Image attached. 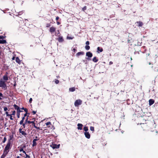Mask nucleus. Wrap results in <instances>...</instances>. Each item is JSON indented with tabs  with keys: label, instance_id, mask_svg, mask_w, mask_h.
I'll use <instances>...</instances> for the list:
<instances>
[{
	"label": "nucleus",
	"instance_id": "de8ad7c7",
	"mask_svg": "<svg viewBox=\"0 0 158 158\" xmlns=\"http://www.w3.org/2000/svg\"><path fill=\"white\" fill-rule=\"evenodd\" d=\"M31 120H32L31 121H33L34 122H35V118H33L32 119H31Z\"/></svg>",
	"mask_w": 158,
	"mask_h": 158
},
{
	"label": "nucleus",
	"instance_id": "39448f33",
	"mask_svg": "<svg viewBox=\"0 0 158 158\" xmlns=\"http://www.w3.org/2000/svg\"><path fill=\"white\" fill-rule=\"evenodd\" d=\"M50 146L53 149L58 148L60 147V144H59L58 145H57L55 143H52V144L50 145Z\"/></svg>",
	"mask_w": 158,
	"mask_h": 158
},
{
	"label": "nucleus",
	"instance_id": "f3484780",
	"mask_svg": "<svg viewBox=\"0 0 158 158\" xmlns=\"http://www.w3.org/2000/svg\"><path fill=\"white\" fill-rule=\"evenodd\" d=\"M84 54V52H77L76 54V56H79L81 55H83Z\"/></svg>",
	"mask_w": 158,
	"mask_h": 158
},
{
	"label": "nucleus",
	"instance_id": "f704fd0d",
	"mask_svg": "<svg viewBox=\"0 0 158 158\" xmlns=\"http://www.w3.org/2000/svg\"><path fill=\"white\" fill-rule=\"evenodd\" d=\"M23 122H24V121L23 120H21L20 122V123H19V124L20 125H22V124H23Z\"/></svg>",
	"mask_w": 158,
	"mask_h": 158
},
{
	"label": "nucleus",
	"instance_id": "bb28decb",
	"mask_svg": "<svg viewBox=\"0 0 158 158\" xmlns=\"http://www.w3.org/2000/svg\"><path fill=\"white\" fill-rule=\"evenodd\" d=\"M7 139L6 136L4 137L3 140L2 141V143H5Z\"/></svg>",
	"mask_w": 158,
	"mask_h": 158
},
{
	"label": "nucleus",
	"instance_id": "4d7b16f0",
	"mask_svg": "<svg viewBox=\"0 0 158 158\" xmlns=\"http://www.w3.org/2000/svg\"><path fill=\"white\" fill-rule=\"evenodd\" d=\"M38 140V139H34L33 140V141H34V142H35L37 141Z\"/></svg>",
	"mask_w": 158,
	"mask_h": 158
},
{
	"label": "nucleus",
	"instance_id": "09e8293b",
	"mask_svg": "<svg viewBox=\"0 0 158 158\" xmlns=\"http://www.w3.org/2000/svg\"><path fill=\"white\" fill-rule=\"evenodd\" d=\"M4 111H6L8 109H7V108L6 107H4Z\"/></svg>",
	"mask_w": 158,
	"mask_h": 158
},
{
	"label": "nucleus",
	"instance_id": "338daca9",
	"mask_svg": "<svg viewBox=\"0 0 158 158\" xmlns=\"http://www.w3.org/2000/svg\"><path fill=\"white\" fill-rule=\"evenodd\" d=\"M69 39H72V38H71V37H69Z\"/></svg>",
	"mask_w": 158,
	"mask_h": 158
},
{
	"label": "nucleus",
	"instance_id": "680f3d73",
	"mask_svg": "<svg viewBox=\"0 0 158 158\" xmlns=\"http://www.w3.org/2000/svg\"><path fill=\"white\" fill-rule=\"evenodd\" d=\"M25 117H23L22 118V120H24V119H25Z\"/></svg>",
	"mask_w": 158,
	"mask_h": 158
},
{
	"label": "nucleus",
	"instance_id": "dca6fc26",
	"mask_svg": "<svg viewBox=\"0 0 158 158\" xmlns=\"http://www.w3.org/2000/svg\"><path fill=\"white\" fill-rule=\"evenodd\" d=\"M3 79L5 81H6L8 80V77L7 76H6V75H4L3 77Z\"/></svg>",
	"mask_w": 158,
	"mask_h": 158
},
{
	"label": "nucleus",
	"instance_id": "5701e85b",
	"mask_svg": "<svg viewBox=\"0 0 158 158\" xmlns=\"http://www.w3.org/2000/svg\"><path fill=\"white\" fill-rule=\"evenodd\" d=\"M98 51H99L100 52H102L103 51V49L102 48H100L99 47H98L97 48Z\"/></svg>",
	"mask_w": 158,
	"mask_h": 158
},
{
	"label": "nucleus",
	"instance_id": "f8f14e48",
	"mask_svg": "<svg viewBox=\"0 0 158 158\" xmlns=\"http://www.w3.org/2000/svg\"><path fill=\"white\" fill-rule=\"evenodd\" d=\"M85 137L87 139H89L90 138V135L88 132H85L84 133Z\"/></svg>",
	"mask_w": 158,
	"mask_h": 158
},
{
	"label": "nucleus",
	"instance_id": "72a5a7b5",
	"mask_svg": "<svg viewBox=\"0 0 158 158\" xmlns=\"http://www.w3.org/2000/svg\"><path fill=\"white\" fill-rule=\"evenodd\" d=\"M15 111L14 110L12 112V113L11 114L12 115H15Z\"/></svg>",
	"mask_w": 158,
	"mask_h": 158
},
{
	"label": "nucleus",
	"instance_id": "c85d7f7f",
	"mask_svg": "<svg viewBox=\"0 0 158 158\" xmlns=\"http://www.w3.org/2000/svg\"><path fill=\"white\" fill-rule=\"evenodd\" d=\"M87 9V7L86 6H84L83 8H82V10L85 11V10H86Z\"/></svg>",
	"mask_w": 158,
	"mask_h": 158
},
{
	"label": "nucleus",
	"instance_id": "5fc2aeb1",
	"mask_svg": "<svg viewBox=\"0 0 158 158\" xmlns=\"http://www.w3.org/2000/svg\"><path fill=\"white\" fill-rule=\"evenodd\" d=\"M27 114H28L27 113H26L24 115V116L23 117H26L27 115ZM28 114H30L29 113H28Z\"/></svg>",
	"mask_w": 158,
	"mask_h": 158
},
{
	"label": "nucleus",
	"instance_id": "473e14b6",
	"mask_svg": "<svg viewBox=\"0 0 158 158\" xmlns=\"http://www.w3.org/2000/svg\"><path fill=\"white\" fill-rule=\"evenodd\" d=\"M55 82L56 84H58L59 83V81L57 79H55Z\"/></svg>",
	"mask_w": 158,
	"mask_h": 158
},
{
	"label": "nucleus",
	"instance_id": "a19ab883",
	"mask_svg": "<svg viewBox=\"0 0 158 158\" xmlns=\"http://www.w3.org/2000/svg\"><path fill=\"white\" fill-rule=\"evenodd\" d=\"M85 44L86 45H88L89 44V41H87L86 43H85Z\"/></svg>",
	"mask_w": 158,
	"mask_h": 158
},
{
	"label": "nucleus",
	"instance_id": "864d4df0",
	"mask_svg": "<svg viewBox=\"0 0 158 158\" xmlns=\"http://www.w3.org/2000/svg\"><path fill=\"white\" fill-rule=\"evenodd\" d=\"M113 64V62L111 61H110L109 62V64L110 65H111L112 64Z\"/></svg>",
	"mask_w": 158,
	"mask_h": 158
},
{
	"label": "nucleus",
	"instance_id": "c756f323",
	"mask_svg": "<svg viewBox=\"0 0 158 158\" xmlns=\"http://www.w3.org/2000/svg\"><path fill=\"white\" fill-rule=\"evenodd\" d=\"M36 145H37V143H36V142H34V141H32V146H35Z\"/></svg>",
	"mask_w": 158,
	"mask_h": 158
},
{
	"label": "nucleus",
	"instance_id": "a18cd8bd",
	"mask_svg": "<svg viewBox=\"0 0 158 158\" xmlns=\"http://www.w3.org/2000/svg\"><path fill=\"white\" fill-rule=\"evenodd\" d=\"M23 151H24L23 149V148H21L19 150V151L20 152H23Z\"/></svg>",
	"mask_w": 158,
	"mask_h": 158
},
{
	"label": "nucleus",
	"instance_id": "ea45409f",
	"mask_svg": "<svg viewBox=\"0 0 158 158\" xmlns=\"http://www.w3.org/2000/svg\"><path fill=\"white\" fill-rule=\"evenodd\" d=\"M6 114L7 116H9L10 115V114H9L8 112H6Z\"/></svg>",
	"mask_w": 158,
	"mask_h": 158
},
{
	"label": "nucleus",
	"instance_id": "7c9ffc66",
	"mask_svg": "<svg viewBox=\"0 0 158 158\" xmlns=\"http://www.w3.org/2000/svg\"><path fill=\"white\" fill-rule=\"evenodd\" d=\"M50 23H47L46 24V27H50L51 26Z\"/></svg>",
	"mask_w": 158,
	"mask_h": 158
},
{
	"label": "nucleus",
	"instance_id": "6e6d98bb",
	"mask_svg": "<svg viewBox=\"0 0 158 158\" xmlns=\"http://www.w3.org/2000/svg\"><path fill=\"white\" fill-rule=\"evenodd\" d=\"M4 38V37L3 36L0 35V39H3Z\"/></svg>",
	"mask_w": 158,
	"mask_h": 158
},
{
	"label": "nucleus",
	"instance_id": "aec40b11",
	"mask_svg": "<svg viewBox=\"0 0 158 158\" xmlns=\"http://www.w3.org/2000/svg\"><path fill=\"white\" fill-rule=\"evenodd\" d=\"M14 107L15 109L17 110H17H18L20 108L18 106L16 105V104H15L14 105Z\"/></svg>",
	"mask_w": 158,
	"mask_h": 158
},
{
	"label": "nucleus",
	"instance_id": "1a4fd4ad",
	"mask_svg": "<svg viewBox=\"0 0 158 158\" xmlns=\"http://www.w3.org/2000/svg\"><path fill=\"white\" fill-rule=\"evenodd\" d=\"M141 127L143 129V130H145L147 128V125L146 123L141 124Z\"/></svg>",
	"mask_w": 158,
	"mask_h": 158
},
{
	"label": "nucleus",
	"instance_id": "79ce46f5",
	"mask_svg": "<svg viewBox=\"0 0 158 158\" xmlns=\"http://www.w3.org/2000/svg\"><path fill=\"white\" fill-rule=\"evenodd\" d=\"M36 111H32V113L33 114H36Z\"/></svg>",
	"mask_w": 158,
	"mask_h": 158
},
{
	"label": "nucleus",
	"instance_id": "0e129e2a",
	"mask_svg": "<svg viewBox=\"0 0 158 158\" xmlns=\"http://www.w3.org/2000/svg\"><path fill=\"white\" fill-rule=\"evenodd\" d=\"M56 77H57V78H60V76H56Z\"/></svg>",
	"mask_w": 158,
	"mask_h": 158
},
{
	"label": "nucleus",
	"instance_id": "58836bf2",
	"mask_svg": "<svg viewBox=\"0 0 158 158\" xmlns=\"http://www.w3.org/2000/svg\"><path fill=\"white\" fill-rule=\"evenodd\" d=\"M72 50L74 52H77V49L76 48H73Z\"/></svg>",
	"mask_w": 158,
	"mask_h": 158
},
{
	"label": "nucleus",
	"instance_id": "a211bd4d",
	"mask_svg": "<svg viewBox=\"0 0 158 158\" xmlns=\"http://www.w3.org/2000/svg\"><path fill=\"white\" fill-rule=\"evenodd\" d=\"M92 60L94 62H97L98 61V60L96 57L95 56L93 58Z\"/></svg>",
	"mask_w": 158,
	"mask_h": 158
},
{
	"label": "nucleus",
	"instance_id": "423d86ee",
	"mask_svg": "<svg viewBox=\"0 0 158 158\" xmlns=\"http://www.w3.org/2000/svg\"><path fill=\"white\" fill-rule=\"evenodd\" d=\"M57 36H58V37L56 39L59 42L61 43L64 41V40L62 36L60 35H57Z\"/></svg>",
	"mask_w": 158,
	"mask_h": 158
},
{
	"label": "nucleus",
	"instance_id": "0eeeda50",
	"mask_svg": "<svg viewBox=\"0 0 158 158\" xmlns=\"http://www.w3.org/2000/svg\"><path fill=\"white\" fill-rule=\"evenodd\" d=\"M19 132L20 133H21L22 135H24L25 136H26L27 135V134L24 131H22V129L19 128Z\"/></svg>",
	"mask_w": 158,
	"mask_h": 158
},
{
	"label": "nucleus",
	"instance_id": "2f4dec72",
	"mask_svg": "<svg viewBox=\"0 0 158 158\" xmlns=\"http://www.w3.org/2000/svg\"><path fill=\"white\" fill-rule=\"evenodd\" d=\"M90 130L91 131H94V127H93L91 126L90 127Z\"/></svg>",
	"mask_w": 158,
	"mask_h": 158
},
{
	"label": "nucleus",
	"instance_id": "412c9836",
	"mask_svg": "<svg viewBox=\"0 0 158 158\" xmlns=\"http://www.w3.org/2000/svg\"><path fill=\"white\" fill-rule=\"evenodd\" d=\"M69 90L70 91L73 92L75 91V88L74 87L70 88L69 89Z\"/></svg>",
	"mask_w": 158,
	"mask_h": 158
},
{
	"label": "nucleus",
	"instance_id": "a878e982",
	"mask_svg": "<svg viewBox=\"0 0 158 158\" xmlns=\"http://www.w3.org/2000/svg\"><path fill=\"white\" fill-rule=\"evenodd\" d=\"M84 130L85 132H87L88 130V127L85 126L84 128Z\"/></svg>",
	"mask_w": 158,
	"mask_h": 158
},
{
	"label": "nucleus",
	"instance_id": "69168bd1",
	"mask_svg": "<svg viewBox=\"0 0 158 158\" xmlns=\"http://www.w3.org/2000/svg\"><path fill=\"white\" fill-rule=\"evenodd\" d=\"M23 153H24L25 154H26V152H25V151H23Z\"/></svg>",
	"mask_w": 158,
	"mask_h": 158
},
{
	"label": "nucleus",
	"instance_id": "6ab92c4d",
	"mask_svg": "<svg viewBox=\"0 0 158 158\" xmlns=\"http://www.w3.org/2000/svg\"><path fill=\"white\" fill-rule=\"evenodd\" d=\"M137 23L138 24V25L139 27H141L143 25V23L141 22H137Z\"/></svg>",
	"mask_w": 158,
	"mask_h": 158
},
{
	"label": "nucleus",
	"instance_id": "f257e3e1",
	"mask_svg": "<svg viewBox=\"0 0 158 158\" xmlns=\"http://www.w3.org/2000/svg\"><path fill=\"white\" fill-rule=\"evenodd\" d=\"M9 139L8 140L7 143L5 147L10 149L11 148V140H12L13 138V135H10L9 136Z\"/></svg>",
	"mask_w": 158,
	"mask_h": 158
},
{
	"label": "nucleus",
	"instance_id": "6e6552de",
	"mask_svg": "<svg viewBox=\"0 0 158 158\" xmlns=\"http://www.w3.org/2000/svg\"><path fill=\"white\" fill-rule=\"evenodd\" d=\"M56 30V27H52L50 28L49 31L51 33H53Z\"/></svg>",
	"mask_w": 158,
	"mask_h": 158
},
{
	"label": "nucleus",
	"instance_id": "603ef678",
	"mask_svg": "<svg viewBox=\"0 0 158 158\" xmlns=\"http://www.w3.org/2000/svg\"><path fill=\"white\" fill-rule=\"evenodd\" d=\"M59 19V17L58 16H57L56 17V21H57Z\"/></svg>",
	"mask_w": 158,
	"mask_h": 158
},
{
	"label": "nucleus",
	"instance_id": "c9c22d12",
	"mask_svg": "<svg viewBox=\"0 0 158 158\" xmlns=\"http://www.w3.org/2000/svg\"><path fill=\"white\" fill-rule=\"evenodd\" d=\"M17 117L18 118H20V114L19 113L17 112Z\"/></svg>",
	"mask_w": 158,
	"mask_h": 158
},
{
	"label": "nucleus",
	"instance_id": "20e7f679",
	"mask_svg": "<svg viewBox=\"0 0 158 158\" xmlns=\"http://www.w3.org/2000/svg\"><path fill=\"white\" fill-rule=\"evenodd\" d=\"M82 101L80 99L77 100L74 102V105L76 107H77L81 104Z\"/></svg>",
	"mask_w": 158,
	"mask_h": 158
},
{
	"label": "nucleus",
	"instance_id": "8fccbe9b",
	"mask_svg": "<svg viewBox=\"0 0 158 158\" xmlns=\"http://www.w3.org/2000/svg\"><path fill=\"white\" fill-rule=\"evenodd\" d=\"M26 124V123H23V124H22L23 127V128H25V124Z\"/></svg>",
	"mask_w": 158,
	"mask_h": 158
},
{
	"label": "nucleus",
	"instance_id": "13d9d810",
	"mask_svg": "<svg viewBox=\"0 0 158 158\" xmlns=\"http://www.w3.org/2000/svg\"><path fill=\"white\" fill-rule=\"evenodd\" d=\"M26 147V145H24L22 147V148H23V149L25 148Z\"/></svg>",
	"mask_w": 158,
	"mask_h": 158
},
{
	"label": "nucleus",
	"instance_id": "e433bc0d",
	"mask_svg": "<svg viewBox=\"0 0 158 158\" xmlns=\"http://www.w3.org/2000/svg\"><path fill=\"white\" fill-rule=\"evenodd\" d=\"M22 111H23L21 110H20V108H19V109L18 110H17V113H20V112H22Z\"/></svg>",
	"mask_w": 158,
	"mask_h": 158
},
{
	"label": "nucleus",
	"instance_id": "ddd939ff",
	"mask_svg": "<svg viewBox=\"0 0 158 158\" xmlns=\"http://www.w3.org/2000/svg\"><path fill=\"white\" fill-rule=\"evenodd\" d=\"M155 102L154 100L153 99H150L149 100V105L151 106L154 104Z\"/></svg>",
	"mask_w": 158,
	"mask_h": 158
},
{
	"label": "nucleus",
	"instance_id": "f03ea898",
	"mask_svg": "<svg viewBox=\"0 0 158 158\" xmlns=\"http://www.w3.org/2000/svg\"><path fill=\"white\" fill-rule=\"evenodd\" d=\"M0 87H2V89H4V90L7 89L5 81L2 80V79L0 80Z\"/></svg>",
	"mask_w": 158,
	"mask_h": 158
},
{
	"label": "nucleus",
	"instance_id": "49530a36",
	"mask_svg": "<svg viewBox=\"0 0 158 158\" xmlns=\"http://www.w3.org/2000/svg\"><path fill=\"white\" fill-rule=\"evenodd\" d=\"M24 110V111L26 112V113H27L28 110L27 109L25 108Z\"/></svg>",
	"mask_w": 158,
	"mask_h": 158
},
{
	"label": "nucleus",
	"instance_id": "7ed1b4c3",
	"mask_svg": "<svg viewBox=\"0 0 158 158\" xmlns=\"http://www.w3.org/2000/svg\"><path fill=\"white\" fill-rule=\"evenodd\" d=\"M10 149L5 147L3 150V153L1 156L0 158H4L5 157L9 152Z\"/></svg>",
	"mask_w": 158,
	"mask_h": 158
},
{
	"label": "nucleus",
	"instance_id": "9d476101",
	"mask_svg": "<svg viewBox=\"0 0 158 158\" xmlns=\"http://www.w3.org/2000/svg\"><path fill=\"white\" fill-rule=\"evenodd\" d=\"M86 56L88 57L91 58L93 56V54L90 52H88L86 53Z\"/></svg>",
	"mask_w": 158,
	"mask_h": 158
},
{
	"label": "nucleus",
	"instance_id": "4c0bfd02",
	"mask_svg": "<svg viewBox=\"0 0 158 158\" xmlns=\"http://www.w3.org/2000/svg\"><path fill=\"white\" fill-rule=\"evenodd\" d=\"M26 156L24 157V158H30V156H29L27 154H26Z\"/></svg>",
	"mask_w": 158,
	"mask_h": 158
},
{
	"label": "nucleus",
	"instance_id": "2eb2a0df",
	"mask_svg": "<svg viewBox=\"0 0 158 158\" xmlns=\"http://www.w3.org/2000/svg\"><path fill=\"white\" fill-rule=\"evenodd\" d=\"M16 62L19 64H20L21 63V61L19 57H17L15 58Z\"/></svg>",
	"mask_w": 158,
	"mask_h": 158
},
{
	"label": "nucleus",
	"instance_id": "9b49d317",
	"mask_svg": "<svg viewBox=\"0 0 158 158\" xmlns=\"http://www.w3.org/2000/svg\"><path fill=\"white\" fill-rule=\"evenodd\" d=\"M28 116H27V118L26 119L25 121V122L24 123L26 124V123H27L28 124H30L31 123H32V124L33 123V121H30L28 120Z\"/></svg>",
	"mask_w": 158,
	"mask_h": 158
},
{
	"label": "nucleus",
	"instance_id": "c03bdc74",
	"mask_svg": "<svg viewBox=\"0 0 158 158\" xmlns=\"http://www.w3.org/2000/svg\"><path fill=\"white\" fill-rule=\"evenodd\" d=\"M12 115L10 114V115L9 116H10V119L11 120H13V118H12Z\"/></svg>",
	"mask_w": 158,
	"mask_h": 158
},
{
	"label": "nucleus",
	"instance_id": "4be33fe9",
	"mask_svg": "<svg viewBox=\"0 0 158 158\" xmlns=\"http://www.w3.org/2000/svg\"><path fill=\"white\" fill-rule=\"evenodd\" d=\"M32 126H33L35 128L37 129H40V128L39 127H37L35 125V122H33V123L32 124Z\"/></svg>",
	"mask_w": 158,
	"mask_h": 158
},
{
	"label": "nucleus",
	"instance_id": "37998d69",
	"mask_svg": "<svg viewBox=\"0 0 158 158\" xmlns=\"http://www.w3.org/2000/svg\"><path fill=\"white\" fill-rule=\"evenodd\" d=\"M32 99L31 98H30L29 100V102L30 103H31L32 102Z\"/></svg>",
	"mask_w": 158,
	"mask_h": 158
},
{
	"label": "nucleus",
	"instance_id": "393cba45",
	"mask_svg": "<svg viewBox=\"0 0 158 158\" xmlns=\"http://www.w3.org/2000/svg\"><path fill=\"white\" fill-rule=\"evenodd\" d=\"M6 43V41L5 40H0V44H5Z\"/></svg>",
	"mask_w": 158,
	"mask_h": 158
},
{
	"label": "nucleus",
	"instance_id": "052dcab7",
	"mask_svg": "<svg viewBox=\"0 0 158 158\" xmlns=\"http://www.w3.org/2000/svg\"><path fill=\"white\" fill-rule=\"evenodd\" d=\"M57 23L58 25H60V23L59 22L57 21Z\"/></svg>",
	"mask_w": 158,
	"mask_h": 158
},
{
	"label": "nucleus",
	"instance_id": "cd10ccee",
	"mask_svg": "<svg viewBox=\"0 0 158 158\" xmlns=\"http://www.w3.org/2000/svg\"><path fill=\"white\" fill-rule=\"evenodd\" d=\"M45 124L48 127H50V126H48V125L51 124V123L50 122H48L45 123Z\"/></svg>",
	"mask_w": 158,
	"mask_h": 158
},
{
	"label": "nucleus",
	"instance_id": "bf43d9fd",
	"mask_svg": "<svg viewBox=\"0 0 158 158\" xmlns=\"http://www.w3.org/2000/svg\"><path fill=\"white\" fill-rule=\"evenodd\" d=\"M15 59V56H13V57L12 58V60H14Z\"/></svg>",
	"mask_w": 158,
	"mask_h": 158
},
{
	"label": "nucleus",
	"instance_id": "774afa93",
	"mask_svg": "<svg viewBox=\"0 0 158 158\" xmlns=\"http://www.w3.org/2000/svg\"><path fill=\"white\" fill-rule=\"evenodd\" d=\"M25 109V108L23 107L22 108H21V109L22 110H24Z\"/></svg>",
	"mask_w": 158,
	"mask_h": 158
},
{
	"label": "nucleus",
	"instance_id": "3c124183",
	"mask_svg": "<svg viewBox=\"0 0 158 158\" xmlns=\"http://www.w3.org/2000/svg\"><path fill=\"white\" fill-rule=\"evenodd\" d=\"M149 55H150L149 53H148V54H146V60L148 59V56H149Z\"/></svg>",
	"mask_w": 158,
	"mask_h": 158
},
{
	"label": "nucleus",
	"instance_id": "e2e57ef3",
	"mask_svg": "<svg viewBox=\"0 0 158 158\" xmlns=\"http://www.w3.org/2000/svg\"><path fill=\"white\" fill-rule=\"evenodd\" d=\"M8 73L7 72H6L5 75H6V76H8Z\"/></svg>",
	"mask_w": 158,
	"mask_h": 158
},
{
	"label": "nucleus",
	"instance_id": "4468645a",
	"mask_svg": "<svg viewBox=\"0 0 158 158\" xmlns=\"http://www.w3.org/2000/svg\"><path fill=\"white\" fill-rule=\"evenodd\" d=\"M83 126V125L81 123H78L77 124V129L78 130H81L82 129V127Z\"/></svg>",
	"mask_w": 158,
	"mask_h": 158
},
{
	"label": "nucleus",
	"instance_id": "b1692460",
	"mask_svg": "<svg viewBox=\"0 0 158 158\" xmlns=\"http://www.w3.org/2000/svg\"><path fill=\"white\" fill-rule=\"evenodd\" d=\"M85 48L87 50H88L90 49V46L88 45H86L85 46Z\"/></svg>",
	"mask_w": 158,
	"mask_h": 158
}]
</instances>
